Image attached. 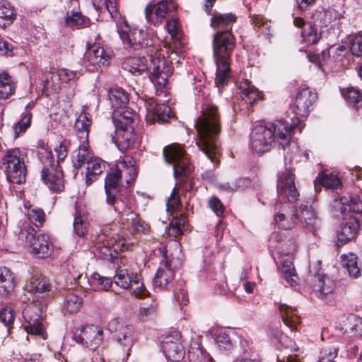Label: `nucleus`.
Segmentation results:
<instances>
[{"label": "nucleus", "instance_id": "obj_50", "mask_svg": "<svg viewBox=\"0 0 362 362\" xmlns=\"http://www.w3.org/2000/svg\"><path fill=\"white\" fill-rule=\"evenodd\" d=\"M362 325V318L354 314L349 315L343 322L341 330L344 333H351L354 335L356 332L357 327Z\"/></svg>", "mask_w": 362, "mask_h": 362}, {"label": "nucleus", "instance_id": "obj_35", "mask_svg": "<svg viewBox=\"0 0 362 362\" xmlns=\"http://www.w3.org/2000/svg\"><path fill=\"white\" fill-rule=\"evenodd\" d=\"M334 288V283L327 277L318 278V282L313 288V293L316 297L325 300L332 293Z\"/></svg>", "mask_w": 362, "mask_h": 362}, {"label": "nucleus", "instance_id": "obj_36", "mask_svg": "<svg viewBox=\"0 0 362 362\" xmlns=\"http://www.w3.org/2000/svg\"><path fill=\"white\" fill-rule=\"evenodd\" d=\"M189 362H213L212 358L206 350L198 343L194 341L188 350Z\"/></svg>", "mask_w": 362, "mask_h": 362}, {"label": "nucleus", "instance_id": "obj_48", "mask_svg": "<svg viewBox=\"0 0 362 362\" xmlns=\"http://www.w3.org/2000/svg\"><path fill=\"white\" fill-rule=\"evenodd\" d=\"M158 303L156 299H151L150 304L140 308L139 317L143 321L154 319L157 315Z\"/></svg>", "mask_w": 362, "mask_h": 362}, {"label": "nucleus", "instance_id": "obj_1", "mask_svg": "<svg viewBox=\"0 0 362 362\" xmlns=\"http://www.w3.org/2000/svg\"><path fill=\"white\" fill-rule=\"evenodd\" d=\"M303 129L298 119L293 123L287 120H277L269 127L264 124L256 125L250 134V148L257 153H263L272 149L276 139L284 151L286 160L291 162L296 159L298 152V144L291 140L296 131L301 132Z\"/></svg>", "mask_w": 362, "mask_h": 362}, {"label": "nucleus", "instance_id": "obj_61", "mask_svg": "<svg viewBox=\"0 0 362 362\" xmlns=\"http://www.w3.org/2000/svg\"><path fill=\"white\" fill-rule=\"evenodd\" d=\"M179 204H180V197H179V195L175 192V189H174L172 191L171 194L169 197V198L168 199L167 202H166V206H167L168 211L171 212V213L174 212L175 211V209L177 208V206H179Z\"/></svg>", "mask_w": 362, "mask_h": 362}, {"label": "nucleus", "instance_id": "obj_9", "mask_svg": "<svg viewBox=\"0 0 362 362\" xmlns=\"http://www.w3.org/2000/svg\"><path fill=\"white\" fill-rule=\"evenodd\" d=\"M108 330L117 347L127 356L135 341L134 328L119 318H115L108 323Z\"/></svg>", "mask_w": 362, "mask_h": 362}, {"label": "nucleus", "instance_id": "obj_24", "mask_svg": "<svg viewBox=\"0 0 362 362\" xmlns=\"http://www.w3.org/2000/svg\"><path fill=\"white\" fill-rule=\"evenodd\" d=\"M112 56V51L110 49L93 45L86 52L85 60L93 66H105L109 64Z\"/></svg>", "mask_w": 362, "mask_h": 362}, {"label": "nucleus", "instance_id": "obj_42", "mask_svg": "<svg viewBox=\"0 0 362 362\" xmlns=\"http://www.w3.org/2000/svg\"><path fill=\"white\" fill-rule=\"evenodd\" d=\"M341 264L349 275L354 278L360 276L361 270L358 266L357 257L354 254L344 255L341 256Z\"/></svg>", "mask_w": 362, "mask_h": 362}, {"label": "nucleus", "instance_id": "obj_40", "mask_svg": "<svg viewBox=\"0 0 362 362\" xmlns=\"http://www.w3.org/2000/svg\"><path fill=\"white\" fill-rule=\"evenodd\" d=\"M14 10L6 0H0V28H6L15 18Z\"/></svg>", "mask_w": 362, "mask_h": 362}, {"label": "nucleus", "instance_id": "obj_10", "mask_svg": "<svg viewBox=\"0 0 362 362\" xmlns=\"http://www.w3.org/2000/svg\"><path fill=\"white\" fill-rule=\"evenodd\" d=\"M113 209L119 214L122 223L129 224L134 233H146L150 230L148 224L143 221L139 215L134 211L129 200L119 201Z\"/></svg>", "mask_w": 362, "mask_h": 362}, {"label": "nucleus", "instance_id": "obj_55", "mask_svg": "<svg viewBox=\"0 0 362 362\" xmlns=\"http://www.w3.org/2000/svg\"><path fill=\"white\" fill-rule=\"evenodd\" d=\"M81 75L80 71H72L67 69H60L57 72V76L62 82L68 83L75 78H78Z\"/></svg>", "mask_w": 362, "mask_h": 362}, {"label": "nucleus", "instance_id": "obj_54", "mask_svg": "<svg viewBox=\"0 0 362 362\" xmlns=\"http://www.w3.org/2000/svg\"><path fill=\"white\" fill-rule=\"evenodd\" d=\"M27 215L30 221L36 227L41 226L45 221V214L40 209H29Z\"/></svg>", "mask_w": 362, "mask_h": 362}, {"label": "nucleus", "instance_id": "obj_27", "mask_svg": "<svg viewBox=\"0 0 362 362\" xmlns=\"http://www.w3.org/2000/svg\"><path fill=\"white\" fill-rule=\"evenodd\" d=\"M25 289L29 293L37 295V297H42L49 291L50 284L45 276L36 274L27 281Z\"/></svg>", "mask_w": 362, "mask_h": 362}, {"label": "nucleus", "instance_id": "obj_33", "mask_svg": "<svg viewBox=\"0 0 362 362\" xmlns=\"http://www.w3.org/2000/svg\"><path fill=\"white\" fill-rule=\"evenodd\" d=\"M136 115L130 110L119 109L114 110L112 114V122L115 129L132 127V124Z\"/></svg>", "mask_w": 362, "mask_h": 362}, {"label": "nucleus", "instance_id": "obj_57", "mask_svg": "<svg viewBox=\"0 0 362 362\" xmlns=\"http://www.w3.org/2000/svg\"><path fill=\"white\" fill-rule=\"evenodd\" d=\"M338 349L330 346L324 348L320 352V356L317 362H336L334 359L337 356Z\"/></svg>", "mask_w": 362, "mask_h": 362}, {"label": "nucleus", "instance_id": "obj_19", "mask_svg": "<svg viewBox=\"0 0 362 362\" xmlns=\"http://www.w3.org/2000/svg\"><path fill=\"white\" fill-rule=\"evenodd\" d=\"M122 177L120 169H115L109 173L105 180V189L106 193V202L108 205L115 207L119 201H127L124 197L118 196V187Z\"/></svg>", "mask_w": 362, "mask_h": 362}, {"label": "nucleus", "instance_id": "obj_11", "mask_svg": "<svg viewBox=\"0 0 362 362\" xmlns=\"http://www.w3.org/2000/svg\"><path fill=\"white\" fill-rule=\"evenodd\" d=\"M114 282L119 287L127 289L131 288L134 296L143 298L149 296V292L146 289L143 282L141 281L138 274H129L125 268L118 265L115 269Z\"/></svg>", "mask_w": 362, "mask_h": 362}, {"label": "nucleus", "instance_id": "obj_25", "mask_svg": "<svg viewBox=\"0 0 362 362\" xmlns=\"http://www.w3.org/2000/svg\"><path fill=\"white\" fill-rule=\"evenodd\" d=\"M111 140L120 151H124L131 148L135 141L133 127L116 128L110 132Z\"/></svg>", "mask_w": 362, "mask_h": 362}, {"label": "nucleus", "instance_id": "obj_38", "mask_svg": "<svg viewBox=\"0 0 362 362\" xmlns=\"http://www.w3.org/2000/svg\"><path fill=\"white\" fill-rule=\"evenodd\" d=\"M341 93L350 107L356 110H359L361 106L362 95L358 89L349 87L346 89L341 90Z\"/></svg>", "mask_w": 362, "mask_h": 362}, {"label": "nucleus", "instance_id": "obj_12", "mask_svg": "<svg viewBox=\"0 0 362 362\" xmlns=\"http://www.w3.org/2000/svg\"><path fill=\"white\" fill-rule=\"evenodd\" d=\"M119 35L124 48L130 53L150 46L148 40L146 38V32L143 29L132 28L125 24V26L119 30Z\"/></svg>", "mask_w": 362, "mask_h": 362}, {"label": "nucleus", "instance_id": "obj_20", "mask_svg": "<svg viewBox=\"0 0 362 362\" xmlns=\"http://www.w3.org/2000/svg\"><path fill=\"white\" fill-rule=\"evenodd\" d=\"M293 223L299 222L301 226L315 235L316 230L320 226V220L316 212L307 205L301 204L298 209H295L291 216Z\"/></svg>", "mask_w": 362, "mask_h": 362}, {"label": "nucleus", "instance_id": "obj_47", "mask_svg": "<svg viewBox=\"0 0 362 362\" xmlns=\"http://www.w3.org/2000/svg\"><path fill=\"white\" fill-rule=\"evenodd\" d=\"M152 114L153 119L159 123L167 122L173 116L170 107L164 104H156L153 107Z\"/></svg>", "mask_w": 362, "mask_h": 362}, {"label": "nucleus", "instance_id": "obj_18", "mask_svg": "<svg viewBox=\"0 0 362 362\" xmlns=\"http://www.w3.org/2000/svg\"><path fill=\"white\" fill-rule=\"evenodd\" d=\"M103 331L94 325H86L82 327L78 334H74V340L91 350L97 349L103 341Z\"/></svg>", "mask_w": 362, "mask_h": 362}, {"label": "nucleus", "instance_id": "obj_26", "mask_svg": "<svg viewBox=\"0 0 362 362\" xmlns=\"http://www.w3.org/2000/svg\"><path fill=\"white\" fill-rule=\"evenodd\" d=\"M162 348L165 357L171 361H179L184 356V348L178 337L174 340L171 337H167L162 342Z\"/></svg>", "mask_w": 362, "mask_h": 362}, {"label": "nucleus", "instance_id": "obj_58", "mask_svg": "<svg viewBox=\"0 0 362 362\" xmlns=\"http://www.w3.org/2000/svg\"><path fill=\"white\" fill-rule=\"evenodd\" d=\"M301 35L304 41L308 44H315L319 41L317 30L311 25H309L308 28L303 30Z\"/></svg>", "mask_w": 362, "mask_h": 362}, {"label": "nucleus", "instance_id": "obj_59", "mask_svg": "<svg viewBox=\"0 0 362 362\" xmlns=\"http://www.w3.org/2000/svg\"><path fill=\"white\" fill-rule=\"evenodd\" d=\"M349 49L351 54L356 57H362V35L354 36L349 42Z\"/></svg>", "mask_w": 362, "mask_h": 362}, {"label": "nucleus", "instance_id": "obj_16", "mask_svg": "<svg viewBox=\"0 0 362 362\" xmlns=\"http://www.w3.org/2000/svg\"><path fill=\"white\" fill-rule=\"evenodd\" d=\"M350 212L361 215L362 204L358 196L336 198L331 204V213L337 218H344Z\"/></svg>", "mask_w": 362, "mask_h": 362}, {"label": "nucleus", "instance_id": "obj_2", "mask_svg": "<svg viewBox=\"0 0 362 362\" xmlns=\"http://www.w3.org/2000/svg\"><path fill=\"white\" fill-rule=\"evenodd\" d=\"M194 126L199 135L196 143L198 148L211 162H216L220 153L217 136L221 132L218 107L214 105H204Z\"/></svg>", "mask_w": 362, "mask_h": 362}, {"label": "nucleus", "instance_id": "obj_60", "mask_svg": "<svg viewBox=\"0 0 362 362\" xmlns=\"http://www.w3.org/2000/svg\"><path fill=\"white\" fill-rule=\"evenodd\" d=\"M14 321L13 311L10 308H4L0 311V322L8 327Z\"/></svg>", "mask_w": 362, "mask_h": 362}, {"label": "nucleus", "instance_id": "obj_31", "mask_svg": "<svg viewBox=\"0 0 362 362\" xmlns=\"http://www.w3.org/2000/svg\"><path fill=\"white\" fill-rule=\"evenodd\" d=\"M112 108L114 110L123 109L129 102L127 93L122 88L113 87L108 92Z\"/></svg>", "mask_w": 362, "mask_h": 362}, {"label": "nucleus", "instance_id": "obj_64", "mask_svg": "<svg viewBox=\"0 0 362 362\" xmlns=\"http://www.w3.org/2000/svg\"><path fill=\"white\" fill-rule=\"evenodd\" d=\"M346 53V48L344 45H338L337 47H331L329 49V55L335 61H339L342 59Z\"/></svg>", "mask_w": 362, "mask_h": 362}, {"label": "nucleus", "instance_id": "obj_62", "mask_svg": "<svg viewBox=\"0 0 362 362\" xmlns=\"http://www.w3.org/2000/svg\"><path fill=\"white\" fill-rule=\"evenodd\" d=\"M165 28L173 39L177 37L179 32L180 25L176 18H170L167 21Z\"/></svg>", "mask_w": 362, "mask_h": 362}, {"label": "nucleus", "instance_id": "obj_52", "mask_svg": "<svg viewBox=\"0 0 362 362\" xmlns=\"http://www.w3.org/2000/svg\"><path fill=\"white\" fill-rule=\"evenodd\" d=\"M88 223L86 221V218L81 216L77 215L75 216L74 223H73V228L74 233L79 237L84 236L88 232Z\"/></svg>", "mask_w": 362, "mask_h": 362}, {"label": "nucleus", "instance_id": "obj_28", "mask_svg": "<svg viewBox=\"0 0 362 362\" xmlns=\"http://www.w3.org/2000/svg\"><path fill=\"white\" fill-rule=\"evenodd\" d=\"M208 15L211 16V26L217 31L223 30L224 28L228 30V28L235 23L238 18L236 15L233 13H222L216 11H211V14Z\"/></svg>", "mask_w": 362, "mask_h": 362}, {"label": "nucleus", "instance_id": "obj_56", "mask_svg": "<svg viewBox=\"0 0 362 362\" xmlns=\"http://www.w3.org/2000/svg\"><path fill=\"white\" fill-rule=\"evenodd\" d=\"M322 185L331 189H336L341 185V180L339 177L333 174H323L321 177Z\"/></svg>", "mask_w": 362, "mask_h": 362}, {"label": "nucleus", "instance_id": "obj_43", "mask_svg": "<svg viewBox=\"0 0 362 362\" xmlns=\"http://www.w3.org/2000/svg\"><path fill=\"white\" fill-rule=\"evenodd\" d=\"M279 269L290 286H293L297 284L298 276L293 262L290 259L283 260Z\"/></svg>", "mask_w": 362, "mask_h": 362}, {"label": "nucleus", "instance_id": "obj_41", "mask_svg": "<svg viewBox=\"0 0 362 362\" xmlns=\"http://www.w3.org/2000/svg\"><path fill=\"white\" fill-rule=\"evenodd\" d=\"M243 99L250 105L261 98L260 93L248 81H245L240 87Z\"/></svg>", "mask_w": 362, "mask_h": 362}, {"label": "nucleus", "instance_id": "obj_49", "mask_svg": "<svg viewBox=\"0 0 362 362\" xmlns=\"http://www.w3.org/2000/svg\"><path fill=\"white\" fill-rule=\"evenodd\" d=\"M90 286L94 290H107L111 284L112 280L109 277L100 276L98 273L92 274L89 279Z\"/></svg>", "mask_w": 362, "mask_h": 362}, {"label": "nucleus", "instance_id": "obj_53", "mask_svg": "<svg viewBox=\"0 0 362 362\" xmlns=\"http://www.w3.org/2000/svg\"><path fill=\"white\" fill-rule=\"evenodd\" d=\"M32 114L29 112L23 113L21 120L14 126L15 137L23 133L30 126Z\"/></svg>", "mask_w": 362, "mask_h": 362}, {"label": "nucleus", "instance_id": "obj_13", "mask_svg": "<svg viewBox=\"0 0 362 362\" xmlns=\"http://www.w3.org/2000/svg\"><path fill=\"white\" fill-rule=\"evenodd\" d=\"M42 311L40 303L33 302L24 308L23 316L26 322V325H24L26 332L38 335L45 339L47 334L42 324Z\"/></svg>", "mask_w": 362, "mask_h": 362}, {"label": "nucleus", "instance_id": "obj_37", "mask_svg": "<svg viewBox=\"0 0 362 362\" xmlns=\"http://www.w3.org/2000/svg\"><path fill=\"white\" fill-rule=\"evenodd\" d=\"M15 88V83L8 73L0 71V98H8L14 92Z\"/></svg>", "mask_w": 362, "mask_h": 362}, {"label": "nucleus", "instance_id": "obj_45", "mask_svg": "<svg viewBox=\"0 0 362 362\" xmlns=\"http://www.w3.org/2000/svg\"><path fill=\"white\" fill-rule=\"evenodd\" d=\"M95 8L101 12L107 11L111 18H115L117 15V0H92Z\"/></svg>", "mask_w": 362, "mask_h": 362}, {"label": "nucleus", "instance_id": "obj_63", "mask_svg": "<svg viewBox=\"0 0 362 362\" xmlns=\"http://www.w3.org/2000/svg\"><path fill=\"white\" fill-rule=\"evenodd\" d=\"M209 205L213 211L218 216L223 214L224 207L221 200L216 197H213L209 201Z\"/></svg>", "mask_w": 362, "mask_h": 362}, {"label": "nucleus", "instance_id": "obj_46", "mask_svg": "<svg viewBox=\"0 0 362 362\" xmlns=\"http://www.w3.org/2000/svg\"><path fill=\"white\" fill-rule=\"evenodd\" d=\"M66 25L69 27H86L89 24V19L83 16L81 12L71 11L67 13L65 17Z\"/></svg>", "mask_w": 362, "mask_h": 362}, {"label": "nucleus", "instance_id": "obj_15", "mask_svg": "<svg viewBox=\"0 0 362 362\" xmlns=\"http://www.w3.org/2000/svg\"><path fill=\"white\" fill-rule=\"evenodd\" d=\"M316 99L317 94L309 88L300 90L296 95L294 103L290 106V110L296 115L293 118L291 119V123H293L296 119H298L299 122L304 127L305 124L300 121L298 116H307L310 110V108L313 106Z\"/></svg>", "mask_w": 362, "mask_h": 362}, {"label": "nucleus", "instance_id": "obj_6", "mask_svg": "<svg viewBox=\"0 0 362 362\" xmlns=\"http://www.w3.org/2000/svg\"><path fill=\"white\" fill-rule=\"evenodd\" d=\"M25 158L26 153L19 148H12L6 152L1 168L8 182L20 185L25 182Z\"/></svg>", "mask_w": 362, "mask_h": 362}, {"label": "nucleus", "instance_id": "obj_7", "mask_svg": "<svg viewBox=\"0 0 362 362\" xmlns=\"http://www.w3.org/2000/svg\"><path fill=\"white\" fill-rule=\"evenodd\" d=\"M37 156L43 168L41 177L43 182L54 192H61L64 189V175L59 165L54 164V159L51 149L42 147L37 151Z\"/></svg>", "mask_w": 362, "mask_h": 362}, {"label": "nucleus", "instance_id": "obj_21", "mask_svg": "<svg viewBox=\"0 0 362 362\" xmlns=\"http://www.w3.org/2000/svg\"><path fill=\"white\" fill-rule=\"evenodd\" d=\"M277 192L280 197L287 198L291 202L298 199L299 192L294 182L293 174L284 172L279 175L277 182Z\"/></svg>", "mask_w": 362, "mask_h": 362}, {"label": "nucleus", "instance_id": "obj_8", "mask_svg": "<svg viewBox=\"0 0 362 362\" xmlns=\"http://www.w3.org/2000/svg\"><path fill=\"white\" fill-rule=\"evenodd\" d=\"M104 233L98 238V242L95 244L96 255L104 260L109 261L114 264H118L119 262H122V259L118 257V252L124 251L128 248L127 241L123 238L117 236L115 233L111 234V237L108 239L106 238L109 235H105L107 227L104 229Z\"/></svg>", "mask_w": 362, "mask_h": 362}, {"label": "nucleus", "instance_id": "obj_44", "mask_svg": "<svg viewBox=\"0 0 362 362\" xmlns=\"http://www.w3.org/2000/svg\"><path fill=\"white\" fill-rule=\"evenodd\" d=\"M83 304V298L74 293L73 291H68L66 295L64 304V309L69 313H77Z\"/></svg>", "mask_w": 362, "mask_h": 362}, {"label": "nucleus", "instance_id": "obj_4", "mask_svg": "<svg viewBox=\"0 0 362 362\" xmlns=\"http://www.w3.org/2000/svg\"><path fill=\"white\" fill-rule=\"evenodd\" d=\"M150 57V64L144 57H132L122 63V68L134 75H141L148 71L150 79L157 88H163L168 81V77L171 75L172 71L167 65V60L164 57L160 58V54L157 52L153 54V50L148 51Z\"/></svg>", "mask_w": 362, "mask_h": 362}, {"label": "nucleus", "instance_id": "obj_39", "mask_svg": "<svg viewBox=\"0 0 362 362\" xmlns=\"http://www.w3.org/2000/svg\"><path fill=\"white\" fill-rule=\"evenodd\" d=\"M88 147V146L79 145L78 149L73 153L72 163L74 168H81L92 158Z\"/></svg>", "mask_w": 362, "mask_h": 362}, {"label": "nucleus", "instance_id": "obj_29", "mask_svg": "<svg viewBox=\"0 0 362 362\" xmlns=\"http://www.w3.org/2000/svg\"><path fill=\"white\" fill-rule=\"evenodd\" d=\"M106 168V163L99 158H92L87 164L86 182L88 185L97 180Z\"/></svg>", "mask_w": 362, "mask_h": 362}, {"label": "nucleus", "instance_id": "obj_32", "mask_svg": "<svg viewBox=\"0 0 362 362\" xmlns=\"http://www.w3.org/2000/svg\"><path fill=\"white\" fill-rule=\"evenodd\" d=\"M15 286L13 273L7 267H0V295L9 294L14 290Z\"/></svg>", "mask_w": 362, "mask_h": 362}, {"label": "nucleus", "instance_id": "obj_51", "mask_svg": "<svg viewBox=\"0 0 362 362\" xmlns=\"http://www.w3.org/2000/svg\"><path fill=\"white\" fill-rule=\"evenodd\" d=\"M75 125L76 128V135L79 141V145L88 146V139L90 127L89 122L86 121L85 123H81V121H76Z\"/></svg>", "mask_w": 362, "mask_h": 362}, {"label": "nucleus", "instance_id": "obj_23", "mask_svg": "<svg viewBox=\"0 0 362 362\" xmlns=\"http://www.w3.org/2000/svg\"><path fill=\"white\" fill-rule=\"evenodd\" d=\"M360 227V218L350 216L349 220L341 223L337 231V245L340 247L355 237Z\"/></svg>", "mask_w": 362, "mask_h": 362}, {"label": "nucleus", "instance_id": "obj_3", "mask_svg": "<svg viewBox=\"0 0 362 362\" xmlns=\"http://www.w3.org/2000/svg\"><path fill=\"white\" fill-rule=\"evenodd\" d=\"M235 45V37L230 28L218 30L213 35V57L216 66L215 83L219 91L227 85L230 76L231 55Z\"/></svg>", "mask_w": 362, "mask_h": 362}, {"label": "nucleus", "instance_id": "obj_34", "mask_svg": "<svg viewBox=\"0 0 362 362\" xmlns=\"http://www.w3.org/2000/svg\"><path fill=\"white\" fill-rule=\"evenodd\" d=\"M122 174L125 177L128 185L132 183L137 176L138 169L136 160L131 156H125L122 161L120 162Z\"/></svg>", "mask_w": 362, "mask_h": 362}, {"label": "nucleus", "instance_id": "obj_17", "mask_svg": "<svg viewBox=\"0 0 362 362\" xmlns=\"http://www.w3.org/2000/svg\"><path fill=\"white\" fill-rule=\"evenodd\" d=\"M177 4L173 0H161L154 4H148L145 8L147 21L155 25H160L169 13L175 11Z\"/></svg>", "mask_w": 362, "mask_h": 362}, {"label": "nucleus", "instance_id": "obj_14", "mask_svg": "<svg viewBox=\"0 0 362 362\" xmlns=\"http://www.w3.org/2000/svg\"><path fill=\"white\" fill-rule=\"evenodd\" d=\"M163 156L166 162L173 164L175 177L187 175L189 160L180 145L171 144L165 146L163 148Z\"/></svg>", "mask_w": 362, "mask_h": 362}, {"label": "nucleus", "instance_id": "obj_5", "mask_svg": "<svg viewBox=\"0 0 362 362\" xmlns=\"http://www.w3.org/2000/svg\"><path fill=\"white\" fill-rule=\"evenodd\" d=\"M18 240L30 249V252L38 258L49 257L53 252V245L49 237L43 233L37 234L29 224H23L15 231Z\"/></svg>", "mask_w": 362, "mask_h": 362}, {"label": "nucleus", "instance_id": "obj_30", "mask_svg": "<svg viewBox=\"0 0 362 362\" xmlns=\"http://www.w3.org/2000/svg\"><path fill=\"white\" fill-rule=\"evenodd\" d=\"M279 310L284 323L291 330L296 329L300 323V317L296 308L286 304H280Z\"/></svg>", "mask_w": 362, "mask_h": 362}, {"label": "nucleus", "instance_id": "obj_22", "mask_svg": "<svg viewBox=\"0 0 362 362\" xmlns=\"http://www.w3.org/2000/svg\"><path fill=\"white\" fill-rule=\"evenodd\" d=\"M177 269V266L173 264V260L161 261L153 279L154 286L165 288L174 279Z\"/></svg>", "mask_w": 362, "mask_h": 362}]
</instances>
